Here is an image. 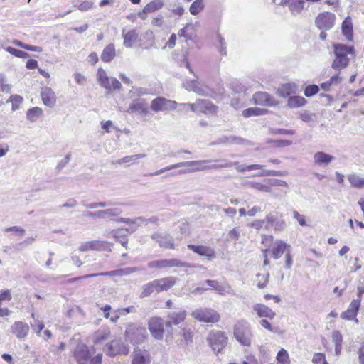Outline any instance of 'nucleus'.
I'll use <instances>...</instances> for the list:
<instances>
[{
	"mask_svg": "<svg viewBox=\"0 0 364 364\" xmlns=\"http://www.w3.org/2000/svg\"><path fill=\"white\" fill-rule=\"evenodd\" d=\"M42 101L45 105L53 107L56 103V97L53 90L48 87H45L41 92Z\"/></svg>",
	"mask_w": 364,
	"mask_h": 364,
	"instance_id": "nucleus-16",
	"label": "nucleus"
},
{
	"mask_svg": "<svg viewBox=\"0 0 364 364\" xmlns=\"http://www.w3.org/2000/svg\"><path fill=\"white\" fill-rule=\"evenodd\" d=\"M149 355L146 350L134 349L133 352L132 364H149Z\"/></svg>",
	"mask_w": 364,
	"mask_h": 364,
	"instance_id": "nucleus-23",
	"label": "nucleus"
},
{
	"mask_svg": "<svg viewBox=\"0 0 364 364\" xmlns=\"http://www.w3.org/2000/svg\"><path fill=\"white\" fill-rule=\"evenodd\" d=\"M247 188H253L262 192H270L271 188L269 186L257 182L247 181L245 183Z\"/></svg>",
	"mask_w": 364,
	"mask_h": 364,
	"instance_id": "nucleus-44",
	"label": "nucleus"
},
{
	"mask_svg": "<svg viewBox=\"0 0 364 364\" xmlns=\"http://www.w3.org/2000/svg\"><path fill=\"white\" fill-rule=\"evenodd\" d=\"M180 334L184 338L186 344H189L193 342V331L190 328H181V332Z\"/></svg>",
	"mask_w": 364,
	"mask_h": 364,
	"instance_id": "nucleus-49",
	"label": "nucleus"
},
{
	"mask_svg": "<svg viewBox=\"0 0 364 364\" xmlns=\"http://www.w3.org/2000/svg\"><path fill=\"white\" fill-rule=\"evenodd\" d=\"M105 351L109 356H115L127 355L129 350L128 346L121 340H112L106 346Z\"/></svg>",
	"mask_w": 364,
	"mask_h": 364,
	"instance_id": "nucleus-9",
	"label": "nucleus"
},
{
	"mask_svg": "<svg viewBox=\"0 0 364 364\" xmlns=\"http://www.w3.org/2000/svg\"><path fill=\"white\" fill-rule=\"evenodd\" d=\"M31 327L36 331V333L40 336L41 331L44 328V323L42 321L36 319L33 323H31Z\"/></svg>",
	"mask_w": 364,
	"mask_h": 364,
	"instance_id": "nucleus-61",
	"label": "nucleus"
},
{
	"mask_svg": "<svg viewBox=\"0 0 364 364\" xmlns=\"http://www.w3.org/2000/svg\"><path fill=\"white\" fill-rule=\"evenodd\" d=\"M307 101L304 97L300 96H291L288 99L287 107L289 108H297L303 107Z\"/></svg>",
	"mask_w": 364,
	"mask_h": 364,
	"instance_id": "nucleus-37",
	"label": "nucleus"
},
{
	"mask_svg": "<svg viewBox=\"0 0 364 364\" xmlns=\"http://www.w3.org/2000/svg\"><path fill=\"white\" fill-rule=\"evenodd\" d=\"M319 90L318 87L316 85H310L306 87L304 90V95L306 97H309L316 95Z\"/></svg>",
	"mask_w": 364,
	"mask_h": 364,
	"instance_id": "nucleus-56",
	"label": "nucleus"
},
{
	"mask_svg": "<svg viewBox=\"0 0 364 364\" xmlns=\"http://www.w3.org/2000/svg\"><path fill=\"white\" fill-rule=\"evenodd\" d=\"M291 246L282 240H276L272 251V257L274 259H277L282 257L287 249H289Z\"/></svg>",
	"mask_w": 364,
	"mask_h": 364,
	"instance_id": "nucleus-21",
	"label": "nucleus"
},
{
	"mask_svg": "<svg viewBox=\"0 0 364 364\" xmlns=\"http://www.w3.org/2000/svg\"><path fill=\"white\" fill-rule=\"evenodd\" d=\"M253 310L259 317H267L272 319L276 314L270 308L262 304H256L253 306Z\"/></svg>",
	"mask_w": 364,
	"mask_h": 364,
	"instance_id": "nucleus-22",
	"label": "nucleus"
},
{
	"mask_svg": "<svg viewBox=\"0 0 364 364\" xmlns=\"http://www.w3.org/2000/svg\"><path fill=\"white\" fill-rule=\"evenodd\" d=\"M161 247L171 249L174 248L173 238L170 236H166L164 238H163V240H161Z\"/></svg>",
	"mask_w": 364,
	"mask_h": 364,
	"instance_id": "nucleus-59",
	"label": "nucleus"
},
{
	"mask_svg": "<svg viewBox=\"0 0 364 364\" xmlns=\"http://www.w3.org/2000/svg\"><path fill=\"white\" fill-rule=\"evenodd\" d=\"M300 119L305 122H314L316 121V115L314 113L309 112L306 110L299 114Z\"/></svg>",
	"mask_w": 364,
	"mask_h": 364,
	"instance_id": "nucleus-47",
	"label": "nucleus"
},
{
	"mask_svg": "<svg viewBox=\"0 0 364 364\" xmlns=\"http://www.w3.org/2000/svg\"><path fill=\"white\" fill-rule=\"evenodd\" d=\"M269 276V275L268 273H267V274L258 273L257 274V277L259 279L257 282V286L258 287V288L264 289L267 286V284L268 282Z\"/></svg>",
	"mask_w": 364,
	"mask_h": 364,
	"instance_id": "nucleus-51",
	"label": "nucleus"
},
{
	"mask_svg": "<svg viewBox=\"0 0 364 364\" xmlns=\"http://www.w3.org/2000/svg\"><path fill=\"white\" fill-rule=\"evenodd\" d=\"M342 33L348 41L353 40V23L350 17H346L342 23Z\"/></svg>",
	"mask_w": 364,
	"mask_h": 364,
	"instance_id": "nucleus-33",
	"label": "nucleus"
},
{
	"mask_svg": "<svg viewBox=\"0 0 364 364\" xmlns=\"http://www.w3.org/2000/svg\"><path fill=\"white\" fill-rule=\"evenodd\" d=\"M110 329L108 326H102L95 333L94 341L95 343L107 340L110 335Z\"/></svg>",
	"mask_w": 364,
	"mask_h": 364,
	"instance_id": "nucleus-34",
	"label": "nucleus"
},
{
	"mask_svg": "<svg viewBox=\"0 0 364 364\" xmlns=\"http://www.w3.org/2000/svg\"><path fill=\"white\" fill-rule=\"evenodd\" d=\"M141 269L136 267H125L121 268L116 270H112L109 272H105L98 273L99 276H109V277H122L129 275L134 272H138Z\"/></svg>",
	"mask_w": 364,
	"mask_h": 364,
	"instance_id": "nucleus-17",
	"label": "nucleus"
},
{
	"mask_svg": "<svg viewBox=\"0 0 364 364\" xmlns=\"http://www.w3.org/2000/svg\"><path fill=\"white\" fill-rule=\"evenodd\" d=\"M205 8L203 0H195L190 6L189 11L192 15H197Z\"/></svg>",
	"mask_w": 364,
	"mask_h": 364,
	"instance_id": "nucleus-42",
	"label": "nucleus"
},
{
	"mask_svg": "<svg viewBox=\"0 0 364 364\" xmlns=\"http://www.w3.org/2000/svg\"><path fill=\"white\" fill-rule=\"evenodd\" d=\"M188 248L201 256L207 257L209 260H211L215 257L214 250L210 247L188 245Z\"/></svg>",
	"mask_w": 364,
	"mask_h": 364,
	"instance_id": "nucleus-19",
	"label": "nucleus"
},
{
	"mask_svg": "<svg viewBox=\"0 0 364 364\" xmlns=\"http://www.w3.org/2000/svg\"><path fill=\"white\" fill-rule=\"evenodd\" d=\"M139 34L135 29L126 31L122 30V38L124 39V46L126 48H132L138 39Z\"/></svg>",
	"mask_w": 364,
	"mask_h": 364,
	"instance_id": "nucleus-20",
	"label": "nucleus"
},
{
	"mask_svg": "<svg viewBox=\"0 0 364 364\" xmlns=\"http://www.w3.org/2000/svg\"><path fill=\"white\" fill-rule=\"evenodd\" d=\"M240 231L238 228H234L228 232V237L231 240H237L240 237Z\"/></svg>",
	"mask_w": 364,
	"mask_h": 364,
	"instance_id": "nucleus-64",
	"label": "nucleus"
},
{
	"mask_svg": "<svg viewBox=\"0 0 364 364\" xmlns=\"http://www.w3.org/2000/svg\"><path fill=\"white\" fill-rule=\"evenodd\" d=\"M334 159V156L326 154L323 151H318L314 155V163L318 166H327Z\"/></svg>",
	"mask_w": 364,
	"mask_h": 364,
	"instance_id": "nucleus-24",
	"label": "nucleus"
},
{
	"mask_svg": "<svg viewBox=\"0 0 364 364\" xmlns=\"http://www.w3.org/2000/svg\"><path fill=\"white\" fill-rule=\"evenodd\" d=\"M312 363L314 364H329L326 360L325 355L321 353H316L314 355Z\"/></svg>",
	"mask_w": 364,
	"mask_h": 364,
	"instance_id": "nucleus-55",
	"label": "nucleus"
},
{
	"mask_svg": "<svg viewBox=\"0 0 364 364\" xmlns=\"http://www.w3.org/2000/svg\"><path fill=\"white\" fill-rule=\"evenodd\" d=\"M159 287V280H154L146 284H144L142 287V292L140 295L141 298L146 297L151 295L154 291H158Z\"/></svg>",
	"mask_w": 364,
	"mask_h": 364,
	"instance_id": "nucleus-31",
	"label": "nucleus"
},
{
	"mask_svg": "<svg viewBox=\"0 0 364 364\" xmlns=\"http://www.w3.org/2000/svg\"><path fill=\"white\" fill-rule=\"evenodd\" d=\"M277 359L282 364H289V355L284 349H282L277 353Z\"/></svg>",
	"mask_w": 364,
	"mask_h": 364,
	"instance_id": "nucleus-52",
	"label": "nucleus"
},
{
	"mask_svg": "<svg viewBox=\"0 0 364 364\" xmlns=\"http://www.w3.org/2000/svg\"><path fill=\"white\" fill-rule=\"evenodd\" d=\"M183 87L187 90L193 91L200 95H205L206 94L205 88L200 85L196 80L186 81L183 83Z\"/></svg>",
	"mask_w": 364,
	"mask_h": 364,
	"instance_id": "nucleus-25",
	"label": "nucleus"
},
{
	"mask_svg": "<svg viewBox=\"0 0 364 364\" xmlns=\"http://www.w3.org/2000/svg\"><path fill=\"white\" fill-rule=\"evenodd\" d=\"M42 109L38 107H35L28 110L26 117L27 119L31 122H36L37 118L42 115Z\"/></svg>",
	"mask_w": 364,
	"mask_h": 364,
	"instance_id": "nucleus-43",
	"label": "nucleus"
},
{
	"mask_svg": "<svg viewBox=\"0 0 364 364\" xmlns=\"http://www.w3.org/2000/svg\"><path fill=\"white\" fill-rule=\"evenodd\" d=\"M74 357L78 364H89L90 355L88 348L83 344L77 345L74 352Z\"/></svg>",
	"mask_w": 364,
	"mask_h": 364,
	"instance_id": "nucleus-14",
	"label": "nucleus"
},
{
	"mask_svg": "<svg viewBox=\"0 0 364 364\" xmlns=\"http://www.w3.org/2000/svg\"><path fill=\"white\" fill-rule=\"evenodd\" d=\"M119 208H108L99 210L100 218L103 220H114V218L121 213Z\"/></svg>",
	"mask_w": 364,
	"mask_h": 364,
	"instance_id": "nucleus-30",
	"label": "nucleus"
},
{
	"mask_svg": "<svg viewBox=\"0 0 364 364\" xmlns=\"http://www.w3.org/2000/svg\"><path fill=\"white\" fill-rule=\"evenodd\" d=\"M158 219L156 217H151L150 218H146L144 217H137L134 219L125 218L124 223L130 225H146L149 223H156L157 222Z\"/></svg>",
	"mask_w": 364,
	"mask_h": 364,
	"instance_id": "nucleus-27",
	"label": "nucleus"
},
{
	"mask_svg": "<svg viewBox=\"0 0 364 364\" xmlns=\"http://www.w3.org/2000/svg\"><path fill=\"white\" fill-rule=\"evenodd\" d=\"M336 16L331 12L319 14L315 20L316 26L321 30H329L334 26Z\"/></svg>",
	"mask_w": 364,
	"mask_h": 364,
	"instance_id": "nucleus-10",
	"label": "nucleus"
},
{
	"mask_svg": "<svg viewBox=\"0 0 364 364\" xmlns=\"http://www.w3.org/2000/svg\"><path fill=\"white\" fill-rule=\"evenodd\" d=\"M253 100L256 105L272 107L278 104L277 100L267 92H257L253 95Z\"/></svg>",
	"mask_w": 364,
	"mask_h": 364,
	"instance_id": "nucleus-12",
	"label": "nucleus"
},
{
	"mask_svg": "<svg viewBox=\"0 0 364 364\" xmlns=\"http://www.w3.org/2000/svg\"><path fill=\"white\" fill-rule=\"evenodd\" d=\"M146 155L144 154H135L132 156H127L122 159H119L116 164H135L137 162V160L144 158Z\"/></svg>",
	"mask_w": 364,
	"mask_h": 364,
	"instance_id": "nucleus-40",
	"label": "nucleus"
},
{
	"mask_svg": "<svg viewBox=\"0 0 364 364\" xmlns=\"http://www.w3.org/2000/svg\"><path fill=\"white\" fill-rule=\"evenodd\" d=\"M293 218L297 220L298 223L301 226H306L307 225L305 216L303 215H301L298 211H296V210L293 211Z\"/></svg>",
	"mask_w": 364,
	"mask_h": 364,
	"instance_id": "nucleus-60",
	"label": "nucleus"
},
{
	"mask_svg": "<svg viewBox=\"0 0 364 364\" xmlns=\"http://www.w3.org/2000/svg\"><path fill=\"white\" fill-rule=\"evenodd\" d=\"M210 160H199V161H190L186 162H181L172 165L170 167H166L163 169H161V173L164 172L165 171L169 170L173 168H179V167H191L192 168L187 169H181L178 171V174H184L186 173H190L191 171H199L205 169H220L223 168H230L233 166V165L237 164V162H232L228 160L223 159L222 160V163L220 164H214L210 166H202V164L210 162Z\"/></svg>",
	"mask_w": 364,
	"mask_h": 364,
	"instance_id": "nucleus-1",
	"label": "nucleus"
},
{
	"mask_svg": "<svg viewBox=\"0 0 364 364\" xmlns=\"http://www.w3.org/2000/svg\"><path fill=\"white\" fill-rule=\"evenodd\" d=\"M203 284H206L208 286L211 287L212 289L215 290L220 295H225L226 290L225 287L220 285L217 280H205Z\"/></svg>",
	"mask_w": 364,
	"mask_h": 364,
	"instance_id": "nucleus-41",
	"label": "nucleus"
},
{
	"mask_svg": "<svg viewBox=\"0 0 364 364\" xmlns=\"http://www.w3.org/2000/svg\"><path fill=\"white\" fill-rule=\"evenodd\" d=\"M97 80L100 85L107 90L112 88L119 90L122 87L121 82L114 77H109L105 70L100 68L97 73Z\"/></svg>",
	"mask_w": 364,
	"mask_h": 364,
	"instance_id": "nucleus-8",
	"label": "nucleus"
},
{
	"mask_svg": "<svg viewBox=\"0 0 364 364\" xmlns=\"http://www.w3.org/2000/svg\"><path fill=\"white\" fill-rule=\"evenodd\" d=\"M149 330L155 338H159V318L152 317L149 319Z\"/></svg>",
	"mask_w": 364,
	"mask_h": 364,
	"instance_id": "nucleus-38",
	"label": "nucleus"
},
{
	"mask_svg": "<svg viewBox=\"0 0 364 364\" xmlns=\"http://www.w3.org/2000/svg\"><path fill=\"white\" fill-rule=\"evenodd\" d=\"M247 141L240 136H236L233 135H230L228 136V143L229 144H244Z\"/></svg>",
	"mask_w": 364,
	"mask_h": 364,
	"instance_id": "nucleus-63",
	"label": "nucleus"
},
{
	"mask_svg": "<svg viewBox=\"0 0 364 364\" xmlns=\"http://www.w3.org/2000/svg\"><path fill=\"white\" fill-rule=\"evenodd\" d=\"M304 7V0H291L289 3V9L291 14L296 16L301 12Z\"/></svg>",
	"mask_w": 364,
	"mask_h": 364,
	"instance_id": "nucleus-36",
	"label": "nucleus"
},
{
	"mask_svg": "<svg viewBox=\"0 0 364 364\" xmlns=\"http://www.w3.org/2000/svg\"><path fill=\"white\" fill-rule=\"evenodd\" d=\"M148 90L146 88L144 87H132V89L129 91V94L132 97L133 96H137L140 97L144 95L148 94Z\"/></svg>",
	"mask_w": 364,
	"mask_h": 364,
	"instance_id": "nucleus-53",
	"label": "nucleus"
},
{
	"mask_svg": "<svg viewBox=\"0 0 364 364\" xmlns=\"http://www.w3.org/2000/svg\"><path fill=\"white\" fill-rule=\"evenodd\" d=\"M234 336L241 345L245 346L251 345L252 334L247 321L240 320L235 324Z\"/></svg>",
	"mask_w": 364,
	"mask_h": 364,
	"instance_id": "nucleus-3",
	"label": "nucleus"
},
{
	"mask_svg": "<svg viewBox=\"0 0 364 364\" xmlns=\"http://www.w3.org/2000/svg\"><path fill=\"white\" fill-rule=\"evenodd\" d=\"M116 55L115 46L113 43L107 46L101 54V60L105 63L112 61Z\"/></svg>",
	"mask_w": 364,
	"mask_h": 364,
	"instance_id": "nucleus-29",
	"label": "nucleus"
},
{
	"mask_svg": "<svg viewBox=\"0 0 364 364\" xmlns=\"http://www.w3.org/2000/svg\"><path fill=\"white\" fill-rule=\"evenodd\" d=\"M208 341L213 350L218 353L226 346L228 337L220 331H212L208 337Z\"/></svg>",
	"mask_w": 364,
	"mask_h": 364,
	"instance_id": "nucleus-6",
	"label": "nucleus"
},
{
	"mask_svg": "<svg viewBox=\"0 0 364 364\" xmlns=\"http://www.w3.org/2000/svg\"><path fill=\"white\" fill-rule=\"evenodd\" d=\"M176 105L175 101L161 97V111L164 109L168 110L176 109Z\"/></svg>",
	"mask_w": 364,
	"mask_h": 364,
	"instance_id": "nucleus-48",
	"label": "nucleus"
},
{
	"mask_svg": "<svg viewBox=\"0 0 364 364\" xmlns=\"http://www.w3.org/2000/svg\"><path fill=\"white\" fill-rule=\"evenodd\" d=\"M347 178L352 187L360 189L364 188V176H360L356 173H351L348 175Z\"/></svg>",
	"mask_w": 364,
	"mask_h": 364,
	"instance_id": "nucleus-35",
	"label": "nucleus"
},
{
	"mask_svg": "<svg viewBox=\"0 0 364 364\" xmlns=\"http://www.w3.org/2000/svg\"><path fill=\"white\" fill-rule=\"evenodd\" d=\"M146 331L143 327L135 325H129L125 332L127 341L132 344H138L144 341L146 338Z\"/></svg>",
	"mask_w": 364,
	"mask_h": 364,
	"instance_id": "nucleus-7",
	"label": "nucleus"
},
{
	"mask_svg": "<svg viewBox=\"0 0 364 364\" xmlns=\"http://www.w3.org/2000/svg\"><path fill=\"white\" fill-rule=\"evenodd\" d=\"M159 9V1L154 0L146 5L141 11L138 13V16L141 19H146V15L153 13Z\"/></svg>",
	"mask_w": 364,
	"mask_h": 364,
	"instance_id": "nucleus-28",
	"label": "nucleus"
},
{
	"mask_svg": "<svg viewBox=\"0 0 364 364\" xmlns=\"http://www.w3.org/2000/svg\"><path fill=\"white\" fill-rule=\"evenodd\" d=\"M333 48L335 58L332 62L331 68L340 71L348 65L350 59L348 55H355V49L353 46L341 43H333Z\"/></svg>",
	"mask_w": 364,
	"mask_h": 364,
	"instance_id": "nucleus-2",
	"label": "nucleus"
},
{
	"mask_svg": "<svg viewBox=\"0 0 364 364\" xmlns=\"http://www.w3.org/2000/svg\"><path fill=\"white\" fill-rule=\"evenodd\" d=\"M124 230H117L114 231L113 236L117 240V242H119L123 247H127L128 244V240L126 237L122 236V233Z\"/></svg>",
	"mask_w": 364,
	"mask_h": 364,
	"instance_id": "nucleus-46",
	"label": "nucleus"
},
{
	"mask_svg": "<svg viewBox=\"0 0 364 364\" xmlns=\"http://www.w3.org/2000/svg\"><path fill=\"white\" fill-rule=\"evenodd\" d=\"M128 112L146 114L148 112V104L144 99L134 100L129 105Z\"/></svg>",
	"mask_w": 364,
	"mask_h": 364,
	"instance_id": "nucleus-18",
	"label": "nucleus"
},
{
	"mask_svg": "<svg viewBox=\"0 0 364 364\" xmlns=\"http://www.w3.org/2000/svg\"><path fill=\"white\" fill-rule=\"evenodd\" d=\"M176 284V278L166 277L161 279V291L168 290Z\"/></svg>",
	"mask_w": 364,
	"mask_h": 364,
	"instance_id": "nucleus-45",
	"label": "nucleus"
},
{
	"mask_svg": "<svg viewBox=\"0 0 364 364\" xmlns=\"http://www.w3.org/2000/svg\"><path fill=\"white\" fill-rule=\"evenodd\" d=\"M190 109L196 113H213L216 111V107L208 100H198L190 105Z\"/></svg>",
	"mask_w": 364,
	"mask_h": 364,
	"instance_id": "nucleus-11",
	"label": "nucleus"
},
{
	"mask_svg": "<svg viewBox=\"0 0 364 364\" xmlns=\"http://www.w3.org/2000/svg\"><path fill=\"white\" fill-rule=\"evenodd\" d=\"M217 41L219 43L218 50L221 55L226 54V43L225 39L220 34H217Z\"/></svg>",
	"mask_w": 364,
	"mask_h": 364,
	"instance_id": "nucleus-57",
	"label": "nucleus"
},
{
	"mask_svg": "<svg viewBox=\"0 0 364 364\" xmlns=\"http://www.w3.org/2000/svg\"><path fill=\"white\" fill-rule=\"evenodd\" d=\"M191 267L192 266L189 263L183 262L182 261L177 259H169L161 260V267Z\"/></svg>",
	"mask_w": 364,
	"mask_h": 364,
	"instance_id": "nucleus-32",
	"label": "nucleus"
},
{
	"mask_svg": "<svg viewBox=\"0 0 364 364\" xmlns=\"http://www.w3.org/2000/svg\"><path fill=\"white\" fill-rule=\"evenodd\" d=\"M268 112V110L264 108H258V107H250L245 109L242 112V115L245 117H249L251 116H259L266 114Z\"/></svg>",
	"mask_w": 364,
	"mask_h": 364,
	"instance_id": "nucleus-39",
	"label": "nucleus"
},
{
	"mask_svg": "<svg viewBox=\"0 0 364 364\" xmlns=\"http://www.w3.org/2000/svg\"><path fill=\"white\" fill-rule=\"evenodd\" d=\"M10 102L12 103V109L16 110L18 108L19 105L23 102V97L18 95H13L10 96Z\"/></svg>",
	"mask_w": 364,
	"mask_h": 364,
	"instance_id": "nucleus-54",
	"label": "nucleus"
},
{
	"mask_svg": "<svg viewBox=\"0 0 364 364\" xmlns=\"http://www.w3.org/2000/svg\"><path fill=\"white\" fill-rule=\"evenodd\" d=\"M186 311L182 309H178L175 310H171L168 312L166 316V320L165 321V326L166 328H168V333L172 336L173 334V328L172 325L178 326L185 320L186 317ZM173 336H171L172 338Z\"/></svg>",
	"mask_w": 364,
	"mask_h": 364,
	"instance_id": "nucleus-5",
	"label": "nucleus"
},
{
	"mask_svg": "<svg viewBox=\"0 0 364 364\" xmlns=\"http://www.w3.org/2000/svg\"><path fill=\"white\" fill-rule=\"evenodd\" d=\"M297 86L294 83H287L279 87L277 93L282 97H287L291 94H295Z\"/></svg>",
	"mask_w": 364,
	"mask_h": 364,
	"instance_id": "nucleus-26",
	"label": "nucleus"
},
{
	"mask_svg": "<svg viewBox=\"0 0 364 364\" xmlns=\"http://www.w3.org/2000/svg\"><path fill=\"white\" fill-rule=\"evenodd\" d=\"M191 316L195 319L205 323H216L220 318L216 311L208 308L197 309L192 312Z\"/></svg>",
	"mask_w": 364,
	"mask_h": 364,
	"instance_id": "nucleus-4",
	"label": "nucleus"
},
{
	"mask_svg": "<svg viewBox=\"0 0 364 364\" xmlns=\"http://www.w3.org/2000/svg\"><path fill=\"white\" fill-rule=\"evenodd\" d=\"M279 218V214L277 212H271L266 216V222H267V226L266 228H268L269 226L273 227V225L275 224L277 220H278Z\"/></svg>",
	"mask_w": 364,
	"mask_h": 364,
	"instance_id": "nucleus-50",
	"label": "nucleus"
},
{
	"mask_svg": "<svg viewBox=\"0 0 364 364\" xmlns=\"http://www.w3.org/2000/svg\"><path fill=\"white\" fill-rule=\"evenodd\" d=\"M360 306V299H353L348 309L341 314V317L345 320H353L355 319V322L358 323V320L355 318Z\"/></svg>",
	"mask_w": 364,
	"mask_h": 364,
	"instance_id": "nucleus-13",
	"label": "nucleus"
},
{
	"mask_svg": "<svg viewBox=\"0 0 364 364\" xmlns=\"http://www.w3.org/2000/svg\"><path fill=\"white\" fill-rule=\"evenodd\" d=\"M91 250H100L105 246V243L98 240L90 242Z\"/></svg>",
	"mask_w": 364,
	"mask_h": 364,
	"instance_id": "nucleus-62",
	"label": "nucleus"
},
{
	"mask_svg": "<svg viewBox=\"0 0 364 364\" xmlns=\"http://www.w3.org/2000/svg\"><path fill=\"white\" fill-rule=\"evenodd\" d=\"M282 215H281V218L278 220H277L275 224L273 225L274 230L275 232H282L287 227L286 222L282 218Z\"/></svg>",
	"mask_w": 364,
	"mask_h": 364,
	"instance_id": "nucleus-58",
	"label": "nucleus"
},
{
	"mask_svg": "<svg viewBox=\"0 0 364 364\" xmlns=\"http://www.w3.org/2000/svg\"><path fill=\"white\" fill-rule=\"evenodd\" d=\"M13 334L18 339L25 338L29 331V326L27 323L22 321H16L11 327Z\"/></svg>",
	"mask_w": 364,
	"mask_h": 364,
	"instance_id": "nucleus-15",
	"label": "nucleus"
}]
</instances>
